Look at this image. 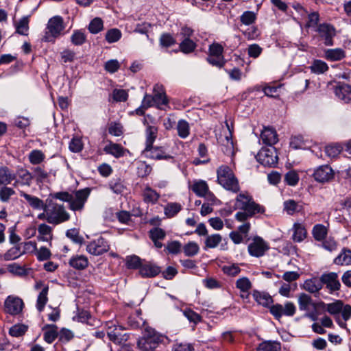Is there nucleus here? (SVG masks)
Wrapping results in <instances>:
<instances>
[{"instance_id":"obj_1","label":"nucleus","mask_w":351,"mask_h":351,"mask_svg":"<svg viewBox=\"0 0 351 351\" xmlns=\"http://www.w3.org/2000/svg\"><path fill=\"white\" fill-rule=\"evenodd\" d=\"M234 208L242 210L235 215L236 219L241 222L247 221L249 217H252L256 213L265 212L264 207L256 204L250 196L242 193L237 197Z\"/></svg>"},{"instance_id":"obj_2","label":"nucleus","mask_w":351,"mask_h":351,"mask_svg":"<svg viewBox=\"0 0 351 351\" xmlns=\"http://www.w3.org/2000/svg\"><path fill=\"white\" fill-rule=\"evenodd\" d=\"M90 193L89 188H85L69 193L66 191L51 193L50 196L56 199L69 204V208L73 211H82Z\"/></svg>"},{"instance_id":"obj_3","label":"nucleus","mask_w":351,"mask_h":351,"mask_svg":"<svg viewBox=\"0 0 351 351\" xmlns=\"http://www.w3.org/2000/svg\"><path fill=\"white\" fill-rule=\"evenodd\" d=\"M50 195L46 199L47 206V222L53 225H58L70 219V215L62 204H59L53 201Z\"/></svg>"},{"instance_id":"obj_4","label":"nucleus","mask_w":351,"mask_h":351,"mask_svg":"<svg viewBox=\"0 0 351 351\" xmlns=\"http://www.w3.org/2000/svg\"><path fill=\"white\" fill-rule=\"evenodd\" d=\"M326 311L335 317L336 322L342 328L347 329L346 323L351 317V306L346 305L343 306L342 302L337 300L335 302L326 305Z\"/></svg>"},{"instance_id":"obj_5","label":"nucleus","mask_w":351,"mask_h":351,"mask_svg":"<svg viewBox=\"0 0 351 351\" xmlns=\"http://www.w3.org/2000/svg\"><path fill=\"white\" fill-rule=\"evenodd\" d=\"M217 173L219 184L225 189L233 193H237L239 191L238 180L229 167L226 165L219 167Z\"/></svg>"},{"instance_id":"obj_6","label":"nucleus","mask_w":351,"mask_h":351,"mask_svg":"<svg viewBox=\"0 0 351 351\" xmlns=\"http://www.w3.org/2000/svg\"><path fill=\"white\" fill-rule=\"evenodd\" d=\"M64 28L62 17L60 16H53L48 21L46 32L42 40L45 42L53 43L56 38L61 35Z\"/></svg>"},{"instance_id":"obj_7","label":"nucleus","mask_w":351,"mask_h":351,"mask_svg":"<svg viewBox=\"0 0 351 351\" xmlns=\"http://www.w3.org/2000/svg\"><path fill=\"white\" fill-rule=\"evenodd\" d=\"M163 340V337L154 329L147 328L144 337L138 341V347L142 351H153Z\"/></svg>"},{"instance_id":"obj_8","label":"nucleus","mask_w":351,"mask_h":351,"mask_svg":"<svg viewBox=\"0 0 351 351\" xmlns=\"http://www.w3.org/2000/svg\"><path fill=\"white\" fill-rule=\"evenodd\" d=\"M223 53V47L218 43H213L209 46L207 61L213 66L221 68L226 62Z\"/></svg>"},{"instance_id":"obj_9","label":"nucleus","mask_w":351,"mask_h":351,"mask_svg":"<svg viewBox=\"0 0 351 351\" xmlns=\"http://www.w3.org/2000/svg\"><path fill=\"white\" fill-rule=\"evenodd\" d=\"M259 163L265 167H272L278 163V155L274 147H263L256 156Z\"/></svg>"},{"instance_id":"obj_10","label":"nucleus","mask_w":351,"mask_h":351,"mask_svg":"<svg viewBox=\"0 0 351 351\" xmlns=\"http://www.w3.org/2000/svg\"><path fill=\"white\" fill-rule=\"evenodd\" d=\"M269 311L276 319L280 320L283 315L293 316L295 313L296 307L293 302H286L284 305L276 304L271 306Z\"/></svg>"},{"instance_id":"obj_11","label":"nucleus","mask_w":351,"mask_h":351,"mask_svg":"<svg viewBox=\"0 0 351 351\" xmlns=\"http://www.w3.org/2000/svg\"><path fill=\"white\" fill-rule=\"evenodd\" d=\"M248 252L252 256H264L269 249V243L260 237H255L248 245Z\"/></svg>"},{"instance_id":"obj_12","label":"nucleus","mask_w":351,"mask_h":351,"mask_svg":"<svg viewBox=\"0 0 351 351\" xmlns=\"http://www.w3.org/2000/svg\"><path fill=\"white\" fill-rule=\"evenodd\" d=\"M110 250V245L104 238L99 237L86 245V251L93 256H99Z\"/></svg>"},{"instance_id":"obj_13","label":"nucleus","mask_w":351,"mask_h":351,"mask_svg":"<svg viewBox=\"0 0 351 351\" xmlns=\"http://www.w3.org/2000/svg\"><path fill=\"white\" fill-rule=\"evenodd\" d=\"M24 303L19 297L10 295L4 302L5 311L10 315H16L22 312Z\"/></svg>"},{"instance_id":"obj_14","label":"nucleus","mask_w":351,"mask_h":351,"mask_svg":"<svg viewBox=\"0 0 351 351\" xmlns=\"http://www.w3.org/2000/svg\"><path fill=\"white\" fill-rule=\"evenodd\" d=\"M317 32L319 36L324 40V44L326 46L333 45V37L336 34L335 29L331 25L327 23L320 24L317 28Z\"/></svg>"},{"instance_id":"obj_15","label":"nucleus","mask_w":351,"mask_h":351,"mask_svg":"<svg viewBox=\"0 0 351 351\" xmlns=\"http://www.w3.org/2000/svg\"><path fill=\"white\" fill-rule=\"evenodd\" d=\"M322 285L325 284L330 291H337L340 289L341 284L338 280V275L335 272L323 274L321 277Z\"/></svg>"},{"instance_id":"obj_16","label":"nucleus","mask_w":351,"mask_h":351,"mask_svg":"<svg viewBox=\"0 0 351 351\" xmlns=\"http://www.w3.org/2000/svg\"><path fill=\"white\" fill-rule=\"evenodd\" d=\"M313 176L317 182H325L330 180L334 177V172L330 166L322 165L315 171Z\"/></svg>"},{"instance_id":"obj_17","label":"nucleus","mask_w":351,"mask_h":351,"mask_svg":"<svg viewBox=\"0 0 351 351\" xmlns=\"http://www.w3.org/2000/svg\"><path fill=\"white\" fill-rule=\"evenodd\" d=\"M16 178L14 183V186H30L33 176L32 173L25 169H19L15 174Z\"/></svg>"},{"instance_id":"obj_18","label":"nucleus","mask_w":351,"mask_h":351,"mask_svg":"<svg viewBox=\"0 0 351 351\" xmlns=\"http://www.w3.org/2000/svg\"><path fill=\"white\" fill-rule=\"evenodd\" d=\"M291 231L292 232L291 239L294 242L300 243L307 237V230L304 225L301 223H294Z\"/></svg>"},{"instance_id":"obj_19","label":"nucleus","mask_w":351,"mask_h":351,"mask_svg":"<svg viewBox=\"0 0 351 351\" xmlns=\"http://www.w3.org/2000/svg\"><path fill=\"white\" fill-rule=\"evenodd\" d=\"M160 272V267L153 263L144 261L139 269L141 276L152 278Z\"/></svg>"},{"instance_id":"obj_20","label":"nucleus","mask_w":351,"mask_h":351,"mask_svg":"<svg viewBox=\"0 0 351 351\" xmlns=\"http://www.w3.org/2000/svg\"><path fill=\"white\" fill-rule=\"evenodd\" d=\"M226 126L228 130V134L226 135L224 140L222 141V151L225 154L233 156L235 153V148L232 139V130L228 123H226Z\"/></svg>"},{"instance_id":"obj_21","label":"nucleus","mask_w":351,"mask_h":351,"mask_svg":"<svg viewBox=\"0 0 351 351\" xmlns=\"http://www.w3.org/2000/svg\"><path fill=\"white\" fill-rule=\"evenodd\" d=\"M261 138L263 143L272 147L278 141V135L275 130L271 128H265L261 132Z\"/></svg>"},{"instance_id":"obj_22","label":"nucleus","mask_w":351,"mask_h":351,"mask_svg":"<svg viewBox=\"0 0 351 351\" xmlns=\"http://www.w3.org/2000/svg\"><path fill=\"white\" fill-rule=\"evenodd\" d=\"M144 152H145L149 157L156 160H169L172 158V156L160 147L152 146L149 150H144Z\"/></svg>"},{"instance_id":"obj_23","label":"nucleus","mask_w":351,"mask_h":351,"mask_svg":"<svg viewBox=\"0 0 351 351\" xmlns=\"http://www.w3.org/2000/svg\"><path fill=\"white\" fill-rule=\"evenodd\" d=\"M144 202L146 204H155L160 198V194L149 186L145 187L142 192Z\"/></svg>"},{"instance_id":"obj_24","label":"nucleus","mask_w":351,"mask_h":351,"mask_svg":"<svg viewBox=\"0 0 351 351\" xmlns=\"http://www.w3.org/2000/svg\"><path fill=\"white\" fill-rule=\"evenodd\" d=\"M154 94L153 97L154 103L158 108H161L162 105L167 104V99L163 88L160 85H156L154 88Z\"/></svg>"},{"instance_id":"obj_25","label":"nucleus","mask_w":351,"mask_h":351,"mask_svg":"<svg viewBox=\"0 0 351 351\" xmlns=\"http://www.w3.org/2000/svg\"><path fill=\"white\" fill-rule=\"evenodd\" d=\"M69 265L75 269H84L88 265V258L84 255H76L69 260Z\"/></svg>"},{"instance_id":"obj_26","label":"nucleus","mask_w":351,"mask_h":351,"mask_svg":"<svg viewBox=\"0 0 351 351\" xmlns=\"http://www.w3.org/2000/svg\"><path fill=\"white\" fill-rule=\"evenodd\" d=\"M346 57V52L341 48L328 49L324 51V58L330 61H339Z\"/></svg>"},{"instance_id":"obj_27","label":"nucleus","mask_w":351,"mask_h":351,"mask_svg":"<svg viewBox=\"0 0 351 351\" xmlns=\"http://www.w3.org/2000/svg\"><path fill=\"white\" fill-rule=\"evenodd\" d=\"M322 288L321 278H313L304 282V289L312 293L318 292Z\"/></svg>"},{"instance_id":"obj_28","label":"nucleus","mask_w":351,"mask_h":351,"mask_svg":"<svg viewBox=\"0 0 351 351\" xmlns=\"http://www.w3.org/2000/svg\"><path fill=\"white\" fill-rule=\"evenodd\" d=\"M20 195L23 197L28 204L34 209L41 210L45 206V203L36 196L27 194L23 191H20Z\"/></svg>"},{"instance_id":"obj_29","label":"nucleus","mask_w":351,"mask_h":351,"mask_svg":"<svg viewBox=\"0 0 351 351\" xmlns=\"http://www.w3.org/2000/svg\"><path fill=\"white\" fill-rule=\"evenodd\" d=\"M335 95L345 102H349L351 101V86L345 84L337 87Z\"/></svg>"},{"instance_id":"obj_30","label":"nucleus","mask_w":351,"mask_h":351,"mask_svg":"<svg viewBox=\"0 0 351 351\" xmlns=\"http://www.w3.org/2000/svg\"><path fill=\"white\" fill-rule=\"evenodd\" d=\"M16 176L8 167H0V184L8 185L14 179Z\"/></svg>"},{"instance_id":"obj_31","label":"nucleus","mask_w":351,"mask_h":351,"mask_svg":"<svg viewBox=\"0 0 351 351\" xmlns=\"http://www.w3.org/2000/svg\"><path fill=\"white\" fill-rule=\"evenodd\" d=\"M252 296L258 304L264 306H268L273 301L271 297L265 292L254 290L252 293Z\"/></svg>"},{"instance_id":"obj_32","label":"nucleus","mask_w":351,"mask_h":351,"mask_svg":"<svg viewBox=\"0 0 351 351\" xmlns=\"http://www.w3.org/2000/svg\"><path fill=\"white\" fill-rule=\"evenodd\" d=\"M104 150L106 154H111L116 158L123 156L125 153V149L123 147L113 143H110L108 145H106Z\"/></svg>"},{"instance_id":"obj_33","label":"nucleus","mask_w":351,"mask_h":351,"mask_svg":"<svg viewBox=\"0 0 351 351\" xmlns=\"http://www.w3.org/2000/svg\"><path fill=\"white\" fill-rule=\"evenodd\" d=\"M298 303L300 311H308L313 302L311 297L306 293H300L298 297Z\"/></svg>"},{"instance_id":"obj_34","label":"nucleus","mask_w":351,"mask_h":351,"mask_svg":"<svg viewBox=\"0 0 351 351\" xmlns=\"http://www.w3.org/2000/svg\"><path fill=\"white\" fill-rule=\"evenodd\" d=\"M302 205L293 199H289L284 202V210L289 215H293L296 213H299L302 211Z\"/></svg>"},{"instance_id":"obj_35","label":"nucleus","mask_w":351,"mask_h":351,"mask_svg":"<svg viewBox=\"0 0 351 351\" xmlns=\"http://www.w3.org/2000/svg\"><path fill=\"white\" fill-rule=\"evenodd\" d=\"M311 71L315 74H323L328 70V64L323 60H314L309 66Z\"/></svg>"},{"instance_id":"obj_36","label":"nucleus","mask_w":351,"mask_h":351,"mask_svg":"<svg viewBox=\"0 0 351 351\" xmlns=\"http://www.w3.org/2000/svg\"><path fill=\"white\" fill-rule=\"evenodd\" d=\"M191 188L192 191L199 197L206 195V193L209 190L207 183L203 180L194 182Z\"/></svg>"},{"instance_id":"obj_37","label":"nucleus","mask_w":351,"mask_h":351,"mask_svg":"<svg viewBox=\"0 0 351 351\" xmlns=\"http://www.w3.org/2000/svg\"><path fill=\"white\" fill-rule=\"evenodd\" d=\"M29 16H23L14 23L16 33L21 35H27L29 31Z\"/></svg>"},{"instance_id":"obj_38","label":"nucleus","mask_w":351,"mask_h":351,"mask_svg":"<svg viewBox=\"0 0 351 351\" xmlns=\"http://www.w3.org/2000/svg\"><path fill=\"white\" fill-rule=\"evenodd\" d=\"M334 263L340 265H349L351 264V250L343 249L338 256L334 260Z\"/></svg>"},{"instance_id":"obj_39","label":"nucleus","mask_w":351,"mask_h":351,"mask_svg":"<svg viewBox=\"0 0 351 351\" xmlns=\"http://www.w3.org/2000/svg\"><path fill=\"white\" fill-rule=\"evenodd\" d=\"M38 232L39 238L42 241H49L52 239V229L45 223H41L38 226Z\"/></svg>"},{"instance_id":"obj_40","label":"nucleus","mask_w":351,"mask_h":351,"mask_svg":"<svg viewBox=\"0 0 351 351\" xmlns=\"http://www.w3.org/2000/svg\"><path fill=\"white\" fill-rule=\"evenodd\" d=\"M280 343L279 342L265 341L259 344L257 351H280Z\"/></svg>"},{"instance_id":"obj_41","label":"nucleus","mask_w":351,"mask_h":351,"mask_svg":"<svg viewBox=\"0 0 351 351\" xmlns=\"http://www.w3.org/2000/svg\"><path fill=\"white\" fill-rule=\"evenodd\" d=\"M158 130L154 126H149L146 130V147L144 150H149L152 146L156 136Z\"/></svg>"},{"instance_id":"obj_42","label":"nucleus","mask_w":351,"mask_h":351,"mask_svg":"<svg viewBox=\"0 0 351 351\" xmlns=\"http://www.w3.org/2000/svg\"><path fill=\"white\" fill-rule=\"evenodd\" d=\"M343 147L339 143H332L325 147V152L327 156L335 158L342 152Z\"/></svg>"},{"instance_id":"obj_43","label":"nucleus","mask_w":351,"mask_h":351,"mask_svg":"<svg viewBox=\"0 0 351 351\" xmlns=\"http://www.w3.org/2000/svg\"><path fill=\"white\" fill-rule=\"evenodd\" d=\"M314 239L317 241H322L327 235V228L322 224H316L312 230Z\"/></svg>"},{"instance_id":"obj_44","label":"nucleus","mask_w":351,"mask_h":351,"mask_svg":"<svg viewBox=\"0 0 351 351\" xmlns=\"http://www.w3.org/2000/svg\"><path fill=\"white\" fill-rule=\"evenodd\" d=\"M49 291L48 286H44L39 293L37 299L36 307L39 311H42L48 301L47 293Z\"/></svg>"},{"instance_id":"obj_45","label":"nucleus","mask_w":351,"mask_h":351,"mask_svg":"<svg viewBox=\"0 0 351 351\" xmlns=\"http://www.w3.org/2000/svg\"><path fill=\"white\" fill-rule=\"evenodd\" d=\"M23 254L19 246H14L8 250L3 256L4 261L15 260Z\"/></svg>"},{"instance_id":"obj_46","label":"nucleus","mask_w":351,"mask_h":351,"mask_svg":"<svg viewBox=\"0 0 351 351\" xmlns=\"http://www.w3.org/2000/svg\"><path fill=\"white\" fill-rule=\"evenodd\" d=\"M27 328V326L25 324H17L10 328L9 334L12 337H19L25 335Z\"/></svg>"},{"instance_id":"obj_47","label":"nucleus","mask_w":351,"mask_h":351,"mask_svg":"<svg viewBox=\"0 0 351 351\" xmlns=\"http://www.w3.org/2000/svg\"><path fill=\"white\" fill-rule=\"evenodd\" d=\"M177 130L178 136L182 138H186L189 135V125L185 120H180L178 122Z\"/></svg>"},{"instance_id":"obj_48","label":"nucleus","mask_w":351,"mask_h":351,"mask_svg":"<svg viewBox=\"0 0 351 351\" xmlns=\"http://www.w3.org/2000/svg\"><path fill=\"white\" fill-rule=\"evenodd\" d=\"M222 237L219 234H214L207 236L205 240L206 248H215L221 241Z\"/></svg>"},{"instance_id":"obj_49","label":"nucleus","mask_w":351,"mask_h":351,"mask_svg":"<svg viewBox=\"0 0 351 351\" xmlns=\"http://www.w3.org/2000/svg\"><path fill=\"white\" fill-rule=\"evenodd\" d=\"M86 40V36L82 30H75L71 36V41L75 45H82Z\"/></svg>"},{"instance_id":"obj_50","label":"nucleus","mask_w":351,"mask_h":351,"mask_svg":"<svg viewBox=\"0 0 351 351\" xmlns=\"http://www.w3.org/2000/svg\"><path fill=\"white\" fill-rule=\"evenodd\" d=\"M145 261L141 260L136 255L129 256L126 258V265L130 269H139Z\"/></svg>"},{"instance_id":"obj_51","label":"nucleus","mask_w":351,"mask_h":351,"mask_svg":"<svg viewBox=\"0 0 351 351\" xmlns=\"http://www.w3.org/2000/svg\"><path fill=\"white\" fill-rule=\"evenodd\" d=\"M49 177V174L40 167H36L33 169V178L36 180L37 182H44Z\"/></svg>"},{"instance_id":"obj_52","label":"nucleus","mask_w":351,"mask_h":351,"mask_svg":"<svg viewBox=\"0 0 351 351\" xmlns=\"http://www.w3.org/2000/svg\"><path fill=\"white\" fill-rule=\"evenodd\" d=\"M196 44L190 38H184L180 44V49L181 51L184 53H189L195 50Z\"/></svg>"},{"instance_id":"obj_53","label":"nucleus","mask_w":351,"mask_h":351,"mask_svg":"<svg viewBox=\"0 0 351 351\" xmlns=\"http://www.w3.org/2000/svg\"><path fill=\"white\" fill-rule=\"evenodd\" d=\"M182 206L178 203L168 204L165 208V213L168 217H174L181 210Z\"/></svg>"},{"instance_id":"obj_54","label":"nucleus","mask_w":351,"mask_h":351,"mask_svg":"<svg viewBox=\"0 0 351 351\" xmlns=\"http://www.w3.org/2000/svg\"><path fill=\"white\" fill-rule=\"evenodd\" d=\"M45 159L44 154L40 150H33L29 153V160L33 165L41 163Z\"/></svg>"},{"instance_id":"obj_55","label":"nucleus","mask_w":351,"mask_h":351,"mask_svg":"<svg viewBox=\"0 0 351 351\" xmlns=\"http://www.w3.org/2000/svg\"><path fill=\"white\" fill-rule=\"evenodd\" d=\"M184 315L190 322L197 324L202 321V317L191 308H186L183 311Z\"/></svg>"},{"instance_id":"obj_56","label":"nucleus","mask_w":351,"mask_h":351,"mask_svg":"<svg viewBox=\"0 0 351 351\" xmlns=\"http://www.w3.org/2000/svg\"><path fill=\"white\" fill-rule=\"evenodd\" d=\"M236 287L242 292H247L252 287V283L247 278L243 277L237 280Z\"/></svg>"},{"instance_id":"obj_57","label":"nucleus","mask_w":351,"mask_h":351,"mask_svg":"<svg viewBox=\"0 0 351 351\" xmlns=\"http://www.w3.org/2000/svg\"><path fill=\"white\" fill-rule=\"evenodd\" d=\"M121 37V32L118 29H111L107 32L106 39L109 43L118 41Z\"/></svg>"},{"instance_id":"obj_58","label":"nucleus","mask_w":351,"mask_h":351,"mask_svg":"<svg viewBox=\"0 0 351 351\" xmlns=\"http://www.w3.org/2000/svg\"><path fill=\"white\" fill-rule=\"evenodd\" d=\"M241 21L245 25H250L254 23L256 16L254 12L245 11L241 16Z\"/></svg>"},{"instance_id":"obj_59","label":"nucleus","mask_w":351,"mask_h":351,"mask_svg":"<svg viewBox=\"0 0 351 351\" xmlns=\"http://www.w3.org/2000/svg\"><path fill=\"white\" fill-rule=\"evenodd\" d=\"M103 29V21L99 18H95L89 24L88 29L92 34H97Z\"/></svg>"},{"instance_id":"obj_60","label":"nucleus","mask_w":351,"mask_h":351,"mask_svg":"<svg viewBox=\"0 0 351 351\" xmlns=\"http://www.w3.org/2000/svg\"><path fill=\"white\" fill-rule=\"evenodd\" d=\"M199 247L195 242H189L184 247V252L188 256H193L197 254Z\"/></svg>"},{"instance_id":"obj_61","label":"nucleus","mask_w":351,"mask_h":351,"mask_svg":"<svg viewBox=\"0 0 351 351\" xmlns=\"http://www.w3.org/2000/svg\"><path fill=\"white\" fill-rule=\"evenodd\" d=\"M152 171V167L144 162L138 163L137 167V174L139 177L144 178L148 176Z\"/></svg>"},{"instance_id":"obj_62","label":"nucleus","mask_w":351,"mask_h":351,"mask_svg":"<svg viewBox=\"0 0 351 351\" xmlns=\"http://www.w3.org/2000/svg\"><path fill=\"white\" fill-rule=\"evenodd\" d=\"M7 269L9 272L14 275L24 276L26 274V271L25 268L19 265L16 263L9 264L7 266Z\"/></svg>"},{"instance_id":"obj_63","label":"nucleus","mask_w":351,"mask_h":351,"mask_svg":"<svg viewBox=\"0 0 351 351\" xmlns=\"http://www.w3.org/2000/svg\"><path fill=\"white\" fill-rule=\"evenodd\" d=\"M112 97L117 101H125L128 97V94L125 90L115 89L112 93Z\"/></svg>"},{"instance_id":"obj_64","label":"nucleus","mask_w":351,"mask_h":351,"mask_svg":"<svg viewBox=\"0 0 351 351\" xmlns=\"http://www.w3.org/2000/svg\"><path fill=\"white\" fill-rule=\"evenodd\" d=\"M83 148L82 140L79 138H73L69 143V149L73 152H80Z\"/></svg>"}]
</instances>
